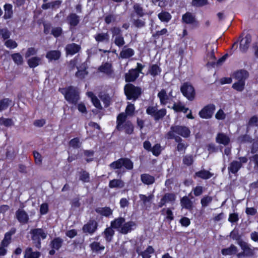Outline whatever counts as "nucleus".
Segmentation results:
<instances>
[{
    "instance_id": "f257e3e1",
    "label": "nucleus",
    "mask_w": 258,
    "mask_h": 258,
    "mask_svg": "<svg viewBox=\"0 0 258 258\" xmlns=\"http://www.w3.org/2000/svg\"><path fill=\"white\" fill-rule=\"evenodd\" d=\"M111 226L116 229L119 233L126 234L136 228V224L132 221L125 222L124 218L119 217L111 222Z\"/></svg>"
},
{
    "instance_id": "f03ea898",
    "label": "nucleus",
    "mask_w": 258,
    "mask_h": 258,
    "mask_svg": "<svg viewBox=\"0 0 258 258\" xmlns=\"http://www.w3.org/2000/svg\"><path fill=\"white\" fill-rule=\"evenodd\" d=\"M63 96L65 100L69 103L73 105L78 104L80 99V93L78 89L73 86H69L58 89Z\"/></svg>"
},
{
    "instance_id": "7ed1b4c3",
    "label": "nucleus",
    "mask_w": 258,
    "mask_h": 258,
    "mask_svg": "<svg viewBox=\"0 0 258 258\" xmlns=\"http://www.w3.org/2000/svg\"><path fill=\"white\" fill-rule=\"evenodd\" d=\"M124 93L127 100H137L141 95L142 88L132 83H127L124 86Z\"/></svg>"
},
{
    "instance_id": "20e7f679",
    "label": "nucleus",
    "mask_w": 258,
    "mask_h": 258,
    "mask_svg": "<svg viewBox=\"0 0 258 258\" xmlns=\"http://www.w3.org/2000/svg\"><path fill=\"white\" fill-rule=\"evenodd\" d=\"M180 90L183 96L189 101H193L195 99L196 91L194 86L190 83H183L181 86Z\"/></svg>"
},
{
    "instance_id": "39448f33",
    "label": "nucleus",
    "mask_w": 258,
    "mask_h": 258,
    "mask_svg": "<svg viewBox=\"0 0 258 258\" xmlns=\"http://www.w3.org/2000/svg\"><path fill=\"white\" fill-rule=\"evenodd\" d=\"M215 109L216 106L214 104H207L199 111V115L203 119H210L212 117Z\"/></svg>"
},
{
    "instance_id": "423d86ee",
    "label": "nucleus",
    "mask_w": 258,
    "mask_h": 258,
    "mask_svg": "<svg viewBox=\"0 0 258 258\" xmlns=\"http://www.w3.org/2000/svg\"><path fill=\"white\" fill-rule=\"evenodd\" d=\"M169 132H171L172 133L177 134L185 138L189 137L190 135L189 128L185 125H172Z\"/></svg>"
},
{
    "instance_id": "0eeeda50",
    "label": "nucleus",
    "mask_w": 258,
    "mask_h": 258,
    "mask_svg": "<svg viewBox=\"0 0 258 258\" xmlns=\"http://www.w3.org/2000/svg\"><path fill=\"white\" fill-rule=\"evenodd\" d=\"M30 234L32 235V239L36 241V246L40 248L41 242L40 239H44L46 238L47 234L45 231L40 228L34 229L30 231Z\"/></svg>"
},
{
    "instance_id": "6e6552de",
    "label": "nucleus",
    "mask_w": 258,
    "mask_h": 258,
    "mask_svg": "<svg viewBox=\"0 0 258 258\" xmlns=\"http://www.w3.org/2000/svg\"><path fill=\"white\" fill-rule=\"evenodd\" d=\"M238 244L240 246L246 256H252L255 254V250H258L257 247H252L250 244L243 240L238 241Z\"/></svg>"
},
{
    "instance_id": "1a4fd4ad",
    "label": "nucleus",
    "mask_w": 258,
    "mask_h": 258,
    "mask_svg": "<svg viewBox=\"0 0 258 258\" xmlns=\"http://www.w3.org/2000/svg\"><path fill=\"white\" fill-rule=\"evenodd\" d=\"M181 21L183 24L192 25L195 27H197L198 25V22L195 15L189 12H187L182 15Z\"/></svg>"
},
{
    "instance_id": "9d476101",
    "label": "nucleus",
    "mask_w": 258,
    "mask_h": 258,
    "mask_svg": "<svg viewBox=\"0 0 258 258\" xmlns=\"http://www.w3.org/2000/svg\"><path fill=\"white\" fill-rule=\"evenodd\" d=\"M98 223L94 220H90L83 226L82 230L85 233L92 234L96 231Z\"/></svg>"
},
{
    "instance_id": "9b49d317",
    "label": "nucleus",
    "mask_w": 258,
    "mask_h": 258,
    "mask_svg": "<svg viewBox=\"0 0 258 258\" xmlns=\"http://www.w3.org/2000/svg\"><path fill=\"white\" fill-rule=\"evenodd\" d=\"M233 78L238 81L245 83L246 80L249 77V73L244 69H240L234 72L232 75Z\"/></svg>"
},
{
    "instance_id": "f8f14e48",
    "label": "nucleus",
    "mask_w": 258,
    "mask_h": 258,
    "mask_svg": "<svg viewBox=\"0 0 258 258\" xmlns=\"http://www.w3.org/2000/svg\"><path fill=\"white\" fill-rule=\"evenodd\" d=\"M15 216L18 221L22 224H27L29 221L28 215L23 209H19L16 212Z\"/></svg>"
},
{
    "instance_id": "ddd939ff",
    "label": "nucleus",
    "mask_w": 258,
    "mask_h": 258,
    "mask_svg": "<svg viewBox=\"0 0 258 258\" xmlns=\"http://www.w3.org/2000/svg\"><path fill=\"white\" fill-rule=\"evenodd\" d=\"M81 49V46L75 43L68 44L65 47L66 54L71 55L79 52Z\"/></svg>"
},
{
    "instance_id": "4468645a",
    "label": "nucleus",
    "mask_w": 258,
    "mask_h": 258,
    "mask_svg": "<svg viewBox=\"0 0 258 258\" xmlns=\"http://www.w3.org/2000/svg\"><path fill=\"white\" fill-rule=\"evenodd\" d=\"M176 199V196L174 193H166L161 198L158 204V207H162L166 203L173 202Z\"/></svg>"
},
{
    "instance_id": "2eb2a0df",
    "label": "nucleus",
    "mask_w": 258,
    "mask_h": 258,
    "mask_svg": "<svg viewBox=\"0 0 258 258\" xmlns=\"http://www.w3.org/2000/svg\"><path fill=\"white\" fill-rule=\"evenodd\" d=\"M140 75L134 69H130L127 73L124 74L125 81L127 83L135 82Z\"/></svg>"
},
{
    "instance_id": "dca6fc26",
    "label": "nucleus",
    "mask_w": 258,
    "mask_h": 258,
    "mask_svg": "<svg viewBox=\"0 0 258 258\" xmlns=\"http://www.w3.org/2000/svg\"><path fill=\"white\" fill-rule=\"evenodd\" d=\"M251 40V36L250 34H247L244 38L241 39L239 44V49L241 52L244 53L247 51Z\"/></svg>"
},
{
    "instance_id": "f3484780",
    "label": "nucleus",
    "mask_w": 258,
    "mask_h": 258,
    "mask_svg": "<svg viewBox=\"0 0 258 258\" xmlns=\"http://www.w3.org/2000/svg\"><path fill=\"white\" fill-rule=\"evenodd\" d=\"M216 142L219 144L227 146L230 142V138L223 133H218L216 137Z\"/></svg>"
},
{
    "instance_id": "a211bd4d",
    "label": "nucleus",
    "mask_w": 258,
    "mask_h": 258,
    "mask_svg": "<svg viewBox=\"0 0 258 258\" xmlns=\"http://www.w3.org/2000/svg\"><path fill=\"white\" fill-rule=\"evenodd\" d=\"M67 21L71 28L75 27L80 22V18L76 14L72 13L67 16Z\"/></svg>"
},
{
    "instance_id": "6ab92c4d",
    "label": "nucleus",
    "mask_w": 258,
    "mask_h": 258,
    "mask_svg": "<svg viewBox=\"0 0 258 258\" xmlns=\"http://www.w3.org/2000/svg\"><path fill=\"white\" fill-rule=\"evenodd\" d=\"M172 91L167 95L166 91L165 89H162L157 94L158 97L159 98L160 104L162 105H165L167 103L168 100H169V96L171 95Z\"/></svg>"
},
{
    "instance_id": "aec40b11",
    "label": "nucleus",
    "mask_w": 258,
    "mask_h": 258,
    "mask_svg": "<svg viewBox=\"0 0 258 258\" xmlns=\"http://www.w3.org/2000/svg\"><path fill=\"white\" fill-rule=\"evenodd\" d=\"M16 232V229L15 228H12L11 230L7 232L5 234V237L3 240H2L1 244L2 245L4 246L5 247H8V245L11 242V237L12 235L14 234Z\"/></svg>"
},
{
    "instance_id": "412c9836",
    "label": "nucleus",
    "mask_w": 258,
    "mask_h": 258,
    "mask_svg": "<svg viewBox=\"0 0 258 258\" xmlns=\"http://www.w3.org/2000/svg\"><path fill=\"white\" fill-rule=\"evenodd\" d=\"M80 68L81 70H78L75 73V76L76 77L83 80L85 78V76L88 74V72L87 71L88 69L87 64L86 62H84L81 64ZM77 69H79L78 67Z\"/></svg>"
},
{
    "instance_id": "4be33fe9",
    "label": "nucleus",
    "mask_w": 258,
    "mask_h": 258,
    "mask_svg": "<svg viewBox=\"0 0 258 258\" xmlns=\"http://www.w3.org/2000/svg\"><path fill=\"white\" fill-rule=\"evenodd\" d=\"M112 68V66L111 63L106 62L105 63H103L101 66H100L98 69V70L101 73L110 75L113 72Z\"/></svg>"
},
{
    "instance_id": "5701e85b",
    "label": "nucleus",
    "mask_w": 258,
    "mask_h": 258,
    "mask_svg": "<svg viewBox=\"0 0 258 258\" xmlns=\"http://www.w3.org/2000/svg\"><path fill=\"white\" fill-rule=\"evenodd\" d=\"M126 117V115L123 112L120 113L117 115L116 118V128L118 131L122 130V126L125 122Z\"/></svg>"
},
{
    "instance_id": "b1692460",
    "label": "nucleus",
    "mask_w": 258,
    "mask_h": 258,
    "mask_svg": "<svg viewBox=\"0 0 258 258\" xmlns=\"http://www.w3.org/2000/svg\"><path fill=\"white\" fill-rule=\"evenodd\" d=\"M94 38L98 43L108 42L109 41V36L107 32L97 33L94 36Z\"/></svg>"
},
{
    "instance_id": "393cba45",
    "label": "nucleus",
    "mask_w": 258,
    "mask_h": 258,
    "mask_svg": "<svg viewBox=\"0 0 258 258\" xmlns=\"http://www.w3.org/2000/svg\"><path fill=\"white\" fill-rule=\"evenodd\" d=\"M40 256V252L34 251L31 247H27L25 250L24 258H39Z\"/></svg>"
},
{
    "instance_id": "a878e982",
    "label": "nucleus",
    "mask_w": 258,
    "mask_h": 258,
    "mask_svg": "<svg viewBox=\"0 0 258 258\" xmlns=\"http://www.w3.org/2000/svg\"><path fill=\"white\" fill-rule=\"evenodd\" d=\"M61 53L59 50H50L46 54V57L49 60H56L59 59Z\"/></svg>"
},
{
    "instance_id": "bb28decb",
    "label": "nucleus",
    "mask_w": 258,
    "mask_h": 258,
    "mask_svg": "<svg viewBox=\"0 0 258 258\" xmlns=\"http://www.w3.org/2000/svg\"><path fill=\"white\" fill-rule=\"evenodd\" d=\"M161 72V68L157 64L151 65L148 70V73L153 77H156L160 75Z\"/></svg>"
},
{
    "instance_id": "cd10ccee",
    "label": "nucleus",
    "mask_w": 258,
    "mask_h": 258,
    "mask_svg": "<svg viewBox=\"0 0 258 258\" xmlns=\"http://www.w3.org/2000/svg\"><path fill=\"white\" fill-rule=\"evenodd\" d=\"M157 16L158 19L164 23L169 22L172 18L171 15L168 12L165 11H162Z\"/></svg>"
},
{
    "instance_id": "c85d7f7f",
    "label": "nucleus",
    "mask_w": 258,
    "mask_h": 258,
    "mask_svg": "<svg viewBox=\"0 0 258 258\" xmlns=\"http://www.w3.org/2000/svg\"><path fill=\"white\" fill-rule=\"evenodd\" d=\"M113 229V227L110 226V227L106 228L103 233L106 241L108 242H110L112 239L115 233Z\"/></svg>"
},
{
    "instance_id": "c756f323",
    "label": "nucleus",
    "mask_w": 258,
    "mask_h": 258,
    "mask_svg": "<svg viewBox=\"0 0 258 258\" xmlns=\"http://www.w3.org/2000/svg\"><path fill=\"white\" fill-rule=\"evenodd\" d=\"M110 166L115 168H121L125 167L127 169H131L133 167V162H112Z\"/></svg>"
},
{
    "instance_id": "7c9ffc66",
    "label": "nucleus",
    "mask_w": 258,
    "mask_h": 258,
    "mask_svg": "<svg viewBox=\"0 0 258 258\" xmlns=\"http://www.w3.org/2000/svg\"><path fill=\"white\" fill-rule=\"evenodd\" d=\"M63 240L60 237L54 238L50 243V246L52 249L58 250L62 246Z\"/></svg>"
},
{
    "instance_id": "2f4dec72",
    "label": "nucleus",
    "mask_w": 258,
    "mask_h": 258,
    "mask_svg": "<svg viewBox=\"0 0 258 258\" xmlns=\"http://www.w3.org/2000/svg\"><path fill=\"white\" fill-rule=\"evenodd\" d=\"M137 252L139 255H142L143 258H150L151 254L154 252V249L151 246H149L144 251H140L137 249Z\"/></svg>"
},
{
    "instance_id": "473e14b6",
    "label": "nucleus",
    "mask_w": 258,
    "mask_h": 258,
    "mask_svg": "<svg viewBox=\"0 0 258 258\" xmlns=\"http://www.w3.org/2000/svg\"><path fill=\"white\" fill-rule=\"evenodd\" d=\"M108 186L111 188H121L124 187V182L121 179H114L110 181Z\"/></svg>"
},
{
    "instance_id": "72a5a7b5",
    "label": "nucleus",
    "mask_w": 258,
    "mask_h": 258,
    "mask_svg": "<svg viewBox=\"0 0 258 258\" xmlns=\"http://www.w3.org/2000/svg\"><path fill=\"white\" fill-rule=\"evenodd\" d=\"M95 211L105 217H108L112 214V210L109 207H99L96 209Z\"/></svg>"
},
{
    "instance_id": "f704fd0d",
    "label": "nucleus",
    "mask_w": 258,
    "mask_h": 258,
    "mask_svg": "<svg viewBox=\"0 0 258 258\" xmlns=\"http://www.w3.org/2000/svg\"><path fill=\"white\" fill-rule=\"evenodd\" d=\"M5 14L4 18L5 19H10L13 15V6L10 4H6L4 6Z\"/></svg>"
},
{
    "instance_id": "c9c22d12",
    "label": "nucleus",
    "mask_w": 258,
    "mask_h": 258,
    "mask_svg": "<svg viewBox=\"0 0 258 258\" xmlns=\"http://www.w3.org/2000/svg\"><path fill=\"white\" fill-rule=\"evenodd\" d=\"M141 181L146 184L150 185L153 184L155 182V178L154 176L149 174H143L141 175Z\"/></svg>"
},
{
    "instance_id": "e433bc0d",
    "label": "nucleus",
    "mask_w": 258,
    "mask_h": 258,
    "mask_svg": "<svg viewBox=\"0 0 258 258\" xmlns=\"http://www.w3.org/2000/svg\"><path fill=\"white\" fill-rule=\"evenodd\" d=\"M180 204L183 208H185L186 209L191 210L192 208V202L186 196L183 197L180 200Z\"/></svg>"
},
{
    "instance_id": "4c0bfd02",
    "label": "nucleus",
    "mask_w": 258,
    "mask_h": 258,
    "mask_svg": "<svg viewBox=\"0 0 258 258\" xmlns=\"http://www.w3.org/2000/svg\"><path fill=\"white\" fill-rule=\"evenodd\" d=\"M135 54L134 50L131 48L122 49L120 53V57L122 58H128L133 56Z\"/></svg>"
},
{
    "instance_id": "58836bf2",
    "label": "nucleus",
    "mask_w": 258,
    "mask_h": 258,
    "mask_svg": "<svg viewBox=\"0 0 258 258\" xmlns=\"http://www.w3.org/2000/svg\"><path fill=\"white\" fill-rule=\"evenodd\" d=\"M41 60L39 57L33 56L27 60V63L30 68H35L39 64Z\"/></svg>"
},
{
    "instance_id": "ea45409f",
    "label": "nucleus",
    "mask_w": 258,
    "mask_h": 258,
    "mask_svg": "<svg viewBox=\"0 0 258 258\" xmlns=\"http://www.w3.org/2000/svg\"><path fill=\"white\" fill-rule=\"evenodd\" d=\"M237 251V247L233 244H231L229 247L222 249L221 253L224 255H232L235 254Z\"/></svg>"
},
{
    "instance_id": "a19ab883",
    "label": "nucleus",
    "mask_w": 258,
    "mask_h": 258,
    "mask_svg": "<svg viewBox=\"0 0 258 258\" xmlns=\"http://www.w3.org/2000/svg\"><path fill=\"white\" fill-rule=\"evenodd\" d=\"M123 128L126 134L131 135L134 133V126L131 121H126L122 126V129Z\"/></svg>"
},
{
    "instance_id": "79ce46f5",
    "label": "nucleus",
    "mask_w": 258,
    "mask_h": 258,
    "mask_svg": "<svg viewBox=\"0 0 258 258\" xmlns=\"http://www.w3.org/2000/svg\"><path fill=\"white\" fill-rule=\"evenodd\" d=\"M227 56V54H226L222 56V57H221L220 58H219L217 61H209L207 63V66L213 68H214L216 66H220L225 60Z\"/></svg>"
},
{
    "instance_id": "37998d69",
    "label": "nucleus",
    "mask_w": 258,
    "mask_h": 258,
    "mask_svg": "<svg viewBox=\"0 0 258 258\" xmlns=\"http://www.w3.org/2000/svg\"><path fill=\"white\" fill-rule=\"evenodd\" d=\"M88 96L91 97L93 105L97 108L102 109V107L98 98L91 92L88 93Z\"/></svg>"
},
{
    "instance_id": "c03bdc74",
    "label": "nucleus",
    "mask_w": 258,
    "mask_h": 258,
    "mask_svg": "<svg viewBox=\"0 0 258 258\" xmlns=\"http://www.w3.org/2000/svg\"><path fill=\"white\" fill-rule=\"evenodd\" d=\"M237 142L240 144H244L245 143H251L252 142V139L247 134L239 136L237 139Z\"/></svg>"
},
{
    "instance_id": "a18cd8bd",
    "label": "nucleus",
    "mask_w": 258,
    "mask_h": 258,
    "mask_svg": "<svg viewBox=\"0 0 258 258\" xmlns=\"http://www.w3.org/2000/svg\"><path fill=\"white\" fill-rule=\"evenodd\" d=\"M213 175V173H210L209 171L205 170H201L196 173V176L204 179H209Z\"/></svg>"
},
{
    "instance_id": "49530a36",
    "label": "nucleus",
    "mask_w": 258,
    "mask_h": 258,
    "mask_svg": "<svg viewBox=\"0 0 258 258\" xmlns=\"http://www.w3.org/2000/svg\"><path fill=\"white\" fill-rule=\"evenodd\" d=\"M246 126V133L248 132L249 127L253 126H258V116L256 115L251 116L249 118Z\"/></svg>"
},
{
    "instance_id": "de8ad7c7",
    "label": "nucleus",
    "mask_w": 258,
    "mask_h": 258,
    "mask_svg": "<svg viewBox=\"0 0 258 258\" xmlns=\"http://www.w3.org/2000/svg\"><path fill=\"white\" fill-rule=\"evenodd\" d=\"M241 167V162H231L228 167V170L229 172L235 174Z\"/></svg>"
},
{
    "instance_id": "09e8293b",
    "label": "nucleus",
    "mask_w": 258,
    "mask_h": 258,
    "mask_svg": "<svg viewBox=\"0 0 258 258\" xmlns=\"http://www.w3.org/2000/svg\"><path fill=\"white\" fill-rule=\"evenodd\" d=\"M133 9L139 18L143 17L145 15L143 7L139 4L136 3L134 4Z\"/></svg>"
},
{
    "instance_id": "8fccbe9b",
    "label": "nucleus",
    "mask_w": 258,
    "mask_h": 258,
    "mask_svg": "<svg viewBox=\"0 0 258 258\" xmlns=\"http://www.w3.org/2000/svg\"><path fill=\"white\" fill-rule=\"evenodd\" d=\"M11 57L15 62L17 65H21L23 63V58L22 56L20 53H14L11 54Z\"/></svg>"
},
{
    "instance_id": "3c124183",
    "label": "nucleus",
    "mask_w": 258,
    "mask_h": 258,
    "mask_svg": "<svg viewBox=\"0 0 258 258\" xmlns=\"http://www.w3.org/2000/svg\"><path fill=\"white\" fill-rule=\"evenodd\" d=\"M245 85V82L237 81L232 84V88L235 90L241 92L244 90Z\"/></svg>"
},
{
    "instance_id": "603ef678",
    "label": "nucleus",
    "mask_w": 258,
    "mask_h": 258,
    "mask_svg": "<svg viewBox=\"0 0 258 258\" xmlns=\"http://www.w3.org/2000/svg\"><path fill=\"white\" fill-rule=\"evenodd\" d=\"M166 109L165 108H161L156 110L153 117L155 120H159L162 119L166 115Z\"/></svg>"
},
{
    "instance_id": "864d4df0",
    "label": "nucleus",
    "mask_w": 258,
    "mask_h": 258,
    "mask_svg": "<svg viewBox=\"0 0 258 258\" xmlns=\"http://www.w3.org/2000/svg\"><path fill=\"white\" fill-rule=\"evenodd\" d=\"M12 102L9 98H4L0 100V112L7 109Z\"/></svg>"
},
{
    "instance_id": "5fc2aeb1",
    "label": "nucleus",
    "mask_w": 258,
    "mask_h": 258,
    "mask_svg": "<svg viewBox=\"0 0 258 258\" xmlns=\"http://www.w3.org/2000/svg\"><path fill=\"white\" fill-rule=\"evenodd\" d=\"M165 138L168 140L174 139L178 144L181 143L182 139L179 136L175 135V134L171 133V132H168L165 135Z\"/></svg>"
},
{
    "instance_id": "6e6d98bb",
    "label": "nucleus",
    "mask_w": 258,
    "mask_h": 258,
    "mask_svg": "<svg viewBox=\"0 0 258 258\" xmlns=\"http://www.w3.org/2000/svg\"><path fill=\"white\" fill-rule=\"evenodd\" d=\"M69 145L74 149H78L81 147V143L80 139L78 137H76L70 141Z\"/></svg>"
},
{
    "instance_id": "4d7b16f0",
    "label": "nucleus",
    "mask_w": 258,
    "mask_h": 258,
    "mask_svg": "<svg viewBox=\"0 0 258 258\" xmlns=\"http://www.w3.org/2000/svg\"><path fill=\"white\" fill-rule=\"evenodd\" d=\"M100 99L103 102L105 107H107L110 105L111 98L108 94H104L99 96Z\"/></svg>"
},
{
    "instance_id": "13d9d810",
    "label": "nucleus",
    "mask_w": 258,
    "mask_h": 258,
    "mask_svg": "<svg viewBox=\"0 0 258 258\" xmlns=\"http://www.w3.org/2000/svg\"><path fill=\"white\" fill-rule=\"evenodd\" d=\"M14 121L12 118L0 117V125H4L6 127H10L14 125Z\"/></svg>"
},
{
    "instance_id": "bf43d9fd",
    "label": "nucleus",
    "mask_w": 258,
    "mask_h": 258,
    "mask_svg": "<svg viewBox=\"0 0 258 258\" xmlns=\"http://www.w3.org/2000/svg\"><path fill=\"white\" fill-rule=\"evenodd\" d=\"M91 249L95 252H99L104 249V246L101 245L100 243L98 242H93L90 245Z\"/></svg>"
},
{
    "instance_id": "052dcab7",
    "label": "nucleus",
    "mask_w": 258,
    "mask_h": 258,
    "mask_svg": "<svg viewBox=\"0 0 258 258\" xmlns=\"http://www.w3.org/2000/svg\"><path fill=\"white\" fill-rule=\"evenodd\" d=\"M154 195L153 194H150L148 196H146V195L140 194L139 195V198L143 202L144 205H146L147 203H150L151 201L154 198Z\"/></svg>"
},
{
    "instance_id": "680f3d73",
    "label": "nucleus",
    "mask_w": 258,
    "mask_h": 258,
    "mask_svg": "<svg viewBox=\"0 0 258 258\" xmlns=\"http://www.w3.org/2000/svg\"><path fill=\"white\" fill-rule=\"evenodd\" d=\"M161 146L160 144H156L153 147H152L150 151V152H151L155 156H159L161 154Z\"/></svg>"
},
{
    "instance_id": "e2e57ef3",
    "label": "nucleus",
    "mask_w": 258,
    "mask_h": 258,
    "mask_svg": "<svg viewBox=\"0 0 258 258\" xmlns=\"http://www.w3.org/2000/svg\"><path fill=\"white\" fill-rule=\"evenodd\" d=\"M208 4V0H192L191 5L196 7H202Z\"/></svg>"
},
{
    "instance_id": "0e129e2a",
    "label": "nucleus",
    "mask_w": 258,
    "mask_h": 258,
    "mask_svg": "<svg viewBox=\"0 0 258 258\" xmlns=\"http://www.w3.org/2000/svg\"><path fill=\"white\" fill-rule=\"evenodd\" d=\"M213 198L211 196H204L201 200V203L202 207H206L208 206L212 201Z\"/></svg>"
},
{
    "instance_id": "69168bd1",
    "label": "nucleus",
    "mask_w": 258,
    "mask_h": 258,
    "mask_svg": "<svg viewBox=\"0 0 258 258\" xmlns=\"http://www.w3.org/2000/svg\"><path fill=\"white\" fill-rule=\"evenodd\" d=\"M114 43L119 47L122 46L125 44L124 37L122 35L115 37L114 40Z\"/></svg>"
},
{
    "instance_id": "338daca9",
    "label": "nucleus",
    "mask_w": 258,
    "mask_h": 258,
    "mask_svg": "<svg viewBox=\"0 0 258 258\" xmlns=\"http://www.w3.org/2000/svg\"><path fill=\"white\" fill-rule=\"evenodd\" d=\"M110 31L112 35V38L122 35V32L119 27H112L110 28Z\"/></svg>"
},
{
    "instance_id": "774afa93",
    "label": "nucleus",
    "mask_w": 258,
    "mask_h": 258,
    "mask_svg": "<svg viewBox=\"0 0 258 258\" xmlns=\"http://www.w3.org/2000/svg\"><path fill=\"white\" fill-rule=\"evenodd\" d=\"M80 179L84 182H88L90 181L89 174L85 171H82L80 172Z\"/></svg>"
}]
</instances>
